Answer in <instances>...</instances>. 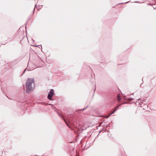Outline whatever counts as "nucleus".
I'll list each match as a JSON object with an SVG mask.
<instances>
[{"mask_svg": "<svg viewBox=\"0 0 156 156\" xmlns=\"http://www.w3.org/2000/svg\"><path fill=\"white\" fill-rule=\"evenodd\" d=\"M34 87V80L33 78H29L26 82V91L28 92L31 90Z\"/></svg>", "mask_w": 156, "mask_h": 156, "instance_id": "nucleus-1", "label": "nucleus"}, {"mask_svg": "<svg viewBox=\"0 0 156 156\" xmlns=\"http://www.w3.org/2000/svg\"><path fill=\"white\" fill-rule=\"evenodd\" d=\"M54 94V90L52 89H51L50 90V91L49 92V94L48 96V98L50 100H51L52 99V98L53 95Z\"/></svg>", "mask_w": 156, "mask_h": 156, "instance_id": "nucleus-2", "label": "nucleus"}, {"mask_svg": "<svg viewBox=\"0 0 156 156\" xmlns=\"http://www.w3.org/2000/svg\"><path fill=\"white\" fill-rule=\"evenodd\" d=\"M120 106V105H118L115 108V110H114V111L112 112L111 113L110 115H109V116H110V115L113 114V113H114L118 109V108Z\"/></svg>", "mask_w": 156, "mask_h": 156, "instance_id": "nucleus-3", "label": "nucleus"}, {"mask_svg": "<svg viewBox=\"0 0 156 156\" xmlns=\"http://www.w3.org/2000/svg\"><path fill=\"white\" fill-rule=\"evenodd\" d=\"M117 97H118V100L119 101H120V100H121V98H120V97L119 95H118Z\"/></svg>", "mask_w": 156, "mask_h": 156, "instance_id": "nucleus-4", "label": "nucleus"}, {"mask_svg": "<svg viewBox=\"0 0 156 156\" xmlns=\"http://www.w3.org/2000/svg\"><path fill=\"white\" fill-rule=\"evenodd\" d=\"M65 122L66 123V125H67V126H68V124H67V123L65 121Z\"/></svg>", "mask_w": 156, "mask_h": 156, "instance_id": "nucleus-5", "label": "nucleus"}, {"mask_svg": "<svg viewBox=\"0 0 156 156\" xmlns=\"http://www.w3.org/2000/svg\"><path fill=\"white\" fill-rule=\"evenodd\" d=\"M25 71H26V70H25L24 71V72H23V73H24L25 72Z\"/></svg>", "mask_w": 156, "mask_h": 156, "instance_id": "nucleus-6", "label": "nucleus"}]
</instances>
